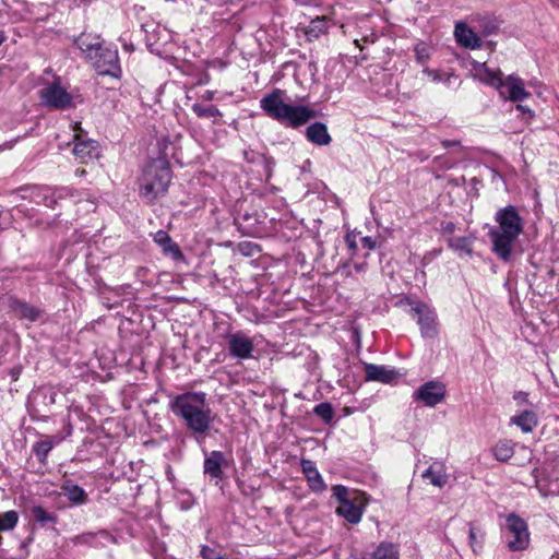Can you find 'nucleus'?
<instances>
[{
  "label": "nucleus",
  "instance_id": "obj_1",
  "mask_svg": "<svg viewBox=\"0 0 559 559\" xmlns=\"http://www.w3.org/2000/svg\"><path fill=\"white\" fill-rule=\"evenodd\" d=\"M169 409L195 440L206 437L214 420L206 393L192 391L178 394L170 400Z\"/></svg>",
  "mask_w": 559,
  "mask_h": 559
},
{
  "label": "nucleus",
  "instance_id": "obj_2",
  "mask_svg": "<svg viewBox=\"0 0 559 559\" xmlns=\"http://www.w3.org/2000/svg\"><path fill=\"white\" fill-rule=\"evenodd\" d=\"M495 221L498 225L488 233L491 250L500 260L509 262L514 243L523 233V219L515 206L508 205L496 212Z\"/></svg>",
  "mask_w": 559,
  "mask_h": 559
},
{
  "label": "nucleus",
  "instance_id": "obj_3",
  "mask_svg": "<svg viewBox=\"0 0 559 559\" xmlns=\"http://www.w3.org/2000/svg\"><path fill=\"white\" fill-rule=\"evenodd\" d=\"M287 99L286 91L274 88L260 99V108L267 117L292 128H299L317 117L316 110L304 105L288 104Z\"/></svg>",
  "mask_w": 559,
  "mask_h": 559
},
{
  "label": "nucleus",
  "instance_id": "obj_4",
  "mask_svg": "<svg viewBox=\"0 0 559 559\" xmlns=\"http://www.w3.org/2000/svg\"><path fill=\"white\" fill-rule=\"evenodd\" d=\"M472 74L479 82L493 87L503 100L521 103L531 96L525 90L524 81L515 74L503 78L502 72L488 68L485 62L473 61Z\"/></svg>",
  "mask_w": 559,
  "mask_h": 559
},
{
  "label": "nucleus",
  "instance_id": "obj_5",
  "mask_svg": "<svg viewBox=\"0 0 559 559\" xmlns=\"http://www.w3.org/2000/svg\"><path fill=\"white\" fill-rule=\"evenodd\" d=\"M171 168L164 158L150 160L140 178V195L146 202L153 203L163 197L171 182Z\"/></svg>",
  "mask_w": 559,
  "mask_h": 559
},
{
  "label": "nucleus",
  "instance_id": "obj_6",
  "mask_svg": "<svg viewBox=\"0 0 559 559\" xmlns=\"http://www.w3.org/2000/svg\"><path fill=\"white\" fill-rule=\"evenodd\" d=\"M332 491L333 497L340 503L335 510L336 514L350 524L359 523L367 506L365 495L357 491L349 492L348 488L343 485L333 486Z\"/></svg>",
  "mask_w": 559,
  "mask_h": 559
},
{
  "label": "nucleus",
  "instance_id": "obj_7",
  "mask_svg": "<svg viewBox=\"0 0 559 559\" xmlns=\"http://www.w3.org/2000/svg\"><path fill=\"white\" fill-rule=\"evenodd\" d=\"M504 537L510 551H524L531 543L528 525L524 519L515 513H510L506 518Z\"/></svg>",
  "mask_w": 559,
  "mask_h": 559
},
{
  "label": "nucleus",
  "instance_id": "obj_8",
  "mask_svg": "<svg viewBox=\"0 0 559 559\" xmlns=\"http://www.w3.org/2000/svg\"><path fill=\"white\" fill-rule=\"evenodd\" d=\"M96 56H90L87 60L92 62L99 75H109L112 78H119L121 74V68L119 64L118 50L115 47L97 48Z\"/></svg>",
  "mask_w": 559,
  "mask_h": 559
},
{
  "label": "nucleus",
  "instance_id": "obj_9",
  "mask_svg": "<svg viewBox=\"0 0 559 559\" xmlns=\"http://www.w3.org/2000/svg\"><path fill=\"white\" fill-rule=\"evenodd\" d=\"M39 98L43 105L50 109L66 110L73 107V97L56 80L39 91Z\"/></svg>",
  "mask_w": 559,
  "mask_h": 559
},
{
  "label": "nucleus",
  "instance_id": "obj_10",
  "mask_svg": "<svg viewBox=\"0 0 559 559\" xmlns=\"http://www.w3.org/2000/svg\"><path fill=\"white\" fill-rule=\"evenodd\" d=\"M74 147L73 153L81 163H88L99 157L97 141L87 139L79 122L74 124Z\"/></svg>",
  "mask_w": 559,
  "mask_h": 559
},
{
  "label": "nucleus",
  "instance_id": "obj_11",
  "mask_svg": "<svg viewBox=\"0 0 559 559\" xmlns=\"http://www.w3.org/2000/svg\"><path fill=\"white\" fill-rule=\"evenodd\" d=\"M445 385L436 380L421 384L414 393L413 400L423 403L425 406L435 407L445 397Z\"/></svg>",
  "mask_w": 559,
  "mask_h": 559
},
{
  "label": "nucleus",
  "instance_id": "obj_12",
  "mask_svg": "<svg viewBox=\"0 0 559 559\" xmlns=\"http://www.w3.org/2000/svg\"><path fill=\"white\" fill-rule=\"evenodd\" d=\"M229 355L237 359H250L254 350L253 341L242 331L228 333L225 335Z\"/></svg>",
  "mask_w": 559,
  "mask_h": 559
},
{
  "label": "nucleus",
  "instance_id": "obj_13",
  "mask_svg": "<svg viewBox=\"0 0 559 559\" xmlns=\"http://www.w3.org/2000/svg\"><path fill=\"white\" fill-rule=\"evenodd\" d=\"M412 311L417 316L423 337L435 338L438 335L436 312L424 302H417Z\"/></svg>",
  "mask_w": 559,
  "mask_h": 559
},
{
  "label": "nucleus",
  "instance_id": "obj_14",
  "mask_svg": "<svg viewBox=\"0 0 559 559\" xmlns=\"http://www.w3.org/2000/svg\"><path fill=\"white\" fill-rule=\"evenodd\" d=\"M228 466L226 455L222 451L214 450L206 454L203 462V473L210 477L211 480H215L216 484L225 478L224 467Z\"/></svg>",
  "mask_w": 559,
  "mask_h": 559
},
{
  "label": "nucleus",
  "instance_id": "obj_15",
  "mask_svg": "<svg viewBox=\"0 0 559 559\" xmlns=\"http://www.w3.org/2000/svg\"><path fill=\"white\" fill-rule=\"evenodd\" d=\"M365 381L380 382L384 384H391L395 382L401 373L391 367L383 365L365 364Z\"/></svg>",
  "mask_w": 559,
  "mask_h": 559
},
{
  "label": "nucleus",
  "instance_id": "obj_16",
  "mask_svg": "<svg viewBox=\"0 0 559 559\" xmlns=\"http://www.w3.org/2000/svg\"><path fill=\"white\" fill-rule=\"evenodd\" d=\"M454 36L457 44L464 48L474 50L483 46V40L475 26L471 27L464 22L455 24Z\"/></svg>",
  "mask_w": 559,
  "mask_h": 559
},
{
  "label": "nucleus",
  "instance_id": "obj_17",
  "mask_svg": "<svg viewBox=\"0 0 559 559\" xmlns=\"http://www.w3.org/2000/svg\"><path fill=\"white\" fill-rule=\"evenodd\" d=\"M8 307L17 319L27 320L29 322L37 321L43 313L41 309L31 305L25 300L19 299L15 296L9 297Z\"/></svg>",
  "mask_w": 559,
  "mask_h": 559
},
{
  "label": "nucleus",
  "instance_id": "obj_18",
  "mask_svg": "<svg viewBox=\"0 0 559 559\" xmlns=\"http://www.w3.org/2000/svg\"><path fill=\"white\" fill-rule=\"evenodd\" d=\"M300 466L308 481L309 488L317 493L323 492L326 489V484L319 473L314 462L308 459H301Z\"/></svg>",
  "mask_w": 559,
  "mask_h": 559
},
{
  "label": "nucleus",
  "instance_id": "obj_19",
  "mask_svg": "<svg viewBox=\"0 0 559 559\" xmlns=\"http://www.w3.org/2000/svg\"><path fill=\"white\" fill-rule=\"evenodd\" d=\"M71 195L70 189L66 187L51 188V187H39L35 190V198L37 202H41L47 207H53L58 200L64 197Z\"/></svg>",
  "mask_w": 559,
  "mask_h": 559
},
{
  "label": "nucleus",
  "instance_id": "obj_20",
  "mask_svg": "<svg viewBox=\"0 0 559 559\" xmlns=\"http://www.w3.org/2000/svg\"><path fill=\"white\" fill-rule=\"evenodd\" d=\"M153 239L162 248L164 254L171 257L176 261L183 259L179 246L170 238L167 231L162 229L156 231Z\"/></svg>",
  "mask_w": 559,
  "mask_h": 559
},
{
  "label": "nucleus",
  "instance_id": "obj_21",
  "mask_svg": "<svg viewBox=\"0 0 559 559\" xmlns=\"http://www.w3.org/2000/svg\"><path fill=\"white\" fill-rule=\"evenodd\" d=\"M475 236H450L447 239L448 246L452 249L459 258H471L473 254V245Z\"/></svg>",
  "mask_w": 559,
  "mask_h": 559
},
{
  "label": "nucleus",
  "instance_id": "obj_22",
  "mask_svg": "<svg viewBox=\"0 0 559 559\" xmlns=\"http://www.w3.org/2000/svg\"><path fill=\"white\" fill-rule=\"evenodd\" d=\"M43 438V440L33 445L32 451L40 463H46L51 449L60 444L64 440V437L58 433L53 436H44Z\"/></svg>",
  "mask_w": 559,
  "mask_h": 559
},
{
  "label": "nucleus",
  "instance_id": "obj_23",
  "mask_svg": "<svg viewBox=\"0 0 559 559\" xmlns=\"http://www.w3.org/2000/svg\"><path fill=\"white\" fill-rule=\"evenodd\" d=\"M421 477L439 488L445 486L449 480L447 468L442 462H433L426 471L423 472Z\"/></svg>",
  "mask_w": 559,
  "mask_h": 559
},
{
  "label": "nucleus",
  "instance_id": "obj_24",
  "mask_svg": "<svg viewBox=\"0 0 559 559\" xmlns=\"http://www.w3.org/2000/svg\"><path fill=\"white\" fill-rule=\"evenodd\" d=\"M306 138L309 142L319 146L329 145L332 141L326 126L322 122H314L310 124L306 129Z\"/></svg>",
  "mask_w": 559,
  "mask_h": 559
},
{
  "label": "nucleus",
  "instance_id": "obj_25",
  "mask_svg": "<svg viewBox=\"0 0 559 559\" xmlns=\"http://www.w3.org/2000/svg\"><path fill=\"white\" fill-rule=\"evenodd\" d=\"M61 491L72 504L82 506L87 502L86 491L72 480H66L61 485Z\"/></svg>",
  "mask_w": 559,
  "mask_h": 559
},
{
  "label": "nucleus",
  "instance_id": "obj_26",
  "mask_svg": "<svg viewBox=\"0 0 559 559\" xmlns=\"http://www.w3.org/2000/svg\"><path fill=\"white\" fill-rule=\"evenodd\" d=\"M510 424L518 426L523 432L528 433L538 424L537 415L533 411H522L510 418Z\"/></svg>",
  "mask_w": 559,
  "mask_h": 559
},
{
  "label": "nucleus",
  "instance_id": "obj_27",
  "mask_svg": "<svg viewBox=\"0 0 559 559\" xmlns=\"http://www.w3.org/2000/svg\"><path fill=\"white\" fill-rule=\"evenodd\" d=\"M75 45L85 55L87 59L90 56H96L97 48H100L104 44L98 37L92 36L91 34H81L75 39Z\"/></svg>",
  "mask_w": 559,
  "mask_h": 559
},
{
  "label": "nucleus",
  "instance_id": "obj_28",
  "mask_svg": "<svg viewBox=\"0 0 559 559\" xmlns=\"http://www.w3.org/2000/svg\"><path fill=\"white\" fill-rule=\"evenodd\" d=\"M475 28L479 35L487 37L497 34L500 29V22L492 16H479L476 20Z\"/></svg>",
  "mask_w": 559,
  "mask_h": 559
},
{
  "label": "nucleus",
  "instance_id": "obj_29",
  "mask_svg": "<svg viewBox=\"0 0 559 559\" xmlns=\"http://www.w3.org/2000/svg\"><path fill=\"white\" fill-rule=\"evenodd\" d=\"M493 456L500 462H507L514 453V443L503 439L497 442L492 449Z\"/></svg>",
  "mask_w": 559,
  "mask_h": 559
},
{
  "label": "nucleus",
  "instance_id": "obj_30",
  "mask_svg": "<svg viewBox=\"0 0 559 559\" xmlns=\"http://www.w3.org/2000/svg\"><path fill=\"white\" fill-rule=\"evenodd\" d=\"M371 559H400L399 547L383 542L372 552Z\"/></svg>",
  "mask_w": 559,
  "mask_h": 559
},
{
  "label": "nucleus",
  "instance_id": "obj_31",
  "mask_svg": "<svg viewBox=\"0 0 559 559\" xmlns=\"http://www.w3.org/2000/svg\"><path fill=\"white\" fill-rule=\"evenodd\" d=\"M326 31V21L325 19H316L311 21L309 26H307L305 34L308 40H314L319 38Z\"/></svg>",
  "mask_w": 559,
  "mask_h": 559
},
{
  "label": "nucleus",
  "instance_id": "obj_32",
  "mask_svg": "<svg viewBox=\"0 0 559 559\" xmlns=\"http://www.w3.org/2000/svg\"><path fill=\"white\" fill-rule=\"evenodd\" d=\"M31 513L34 521L41 526L57 522L56 515L46 511L41 506H34L31 510Z\"/></svg>",
  "mask_w": 559,
  "mask_h": 559
},
{
  "label": "nucleus",
  "instance_id": "obj_33",
  "mask_svg": "<svg viewBox=\"0 0 559 559\" xmlns=\"http://www.w3.org/2000/svg\"><path fill=\"white\" fill-rule=\"evenodd\" d=\"M200 556L202 559H230V556L223 551L222 547L201 545Z\"/></svg>",
  "mask_w": 559,
  "mask_h": 559
},
{
  "label": "nucleus",
  "instance_id": "obj_34",
  "mask_svg": "<svg viewBox=\"0 0 559 559\" xmlns=\"http://www.w3.org/2000/svg\"><path fill=\"white\" fill-rule=\"evenodd\" d=\"M192 111L199 118H213L216 120L222 117V112L216 106H203L199 103L192 105Z\"/></svg>",
  "mask_w": 559,
  "mask_h": 559
},
{
  "label": "nucleus",
  "instance_id": "obj_35",
  "mask_svg": "<svg viewBox=\"0 0 559 559\" xmlns=\"http://www.w3.org/2000/svg\"><path fill=\"white\" fill-rule=\"evenodd\" d=\"M84 543L98 544L96 539H102L105 543H116V538L108 531H99L97 533H86L79 537Z\"/></svg>",
  "mask_w": 559,
  "mask_h": 559
},
{
  "label": "nucleus",
  "instance_id": "obj_36",
  "mask_svg": "<svg viewBox=\"0 0 559 559\" xmlns=\"http://www.w3.org/2000/svg\"><path fill=\"white\" fill-rule=\"evenodd\" d=\"M539 492L547 496H559V480L558 479H543L537 483Z\"/></svg>",
  "mask_w": 559,
  "mask_h": 559
},
{
  "label": "nucleus",
  "instance_id": "obj_37",
  "mask_svg": "<svg viewBox=\"0 0 559 559\" xmlns=\"http://www.w3.org/2000/svg\"><path fill=\"white\" fill-rule=\"evenodd\" d=\"M484 536L485 534L480 528H477L473 524H469L468 540L474 552H477L483 548Z\"/></svg>",
  "mask_w": 559,
  "mask_h": 559
},
{
  "label": "nucleus",
  "instance_id": "obj_38",
  "mask_svg": "<svg viewBox=\"0 0 559 559\" xmlns=\"http://www.w3.org/2000/svg\"><path fill=\"white\" fill-rule=\"evenodd\" d=\"M313 414L329 424L334 417V409L329 402H323L313 407Z\"/></svg>",
  "mask_w": 559,
  "mask_h": 559
},
{
  "label": "nucleus",
  "instance_id": "obj_39",
  "mask_svg": "<svg viewBox=\"0 0 559 559\" xmlns=\"http://www.w3.org/2000/svg\"><path fill=\"white\" fill-rule=\"evenodd\" d=\"M414 52L417 62L420 64H425L430 58V47L424 41L415 45Z\"/></svg>",
  "mask_w": 559,
  "mask_h": 559
},
{
  "label": "nucleus",
  "instance_id": "obj_40",
  "mask_svg": "<svg viewBox=\"0 0 559 559\" xmlns=\"http://www.w3.org/2000/svg\"><path fill=\"white\" fill-rule=\"evenodd\" d=\"M423 73L426 74L428 78H430L431 81H433V82H449L450 81V75H447L438 70L425 68L423 70Z\"/></svg>",
  "mask_w": 559,
  "mask_h": 559
},
{
  "label": "nucleus",
  "instance_id": "obj_41",
  "mask_svg": "<svg viewBox=\"0 0 559 559\" xmlns=\"http://www.w3.org/2000/svg\"><path fill=\"white\" fill-rule=\"evenodd\" d=\"M345 242L350 251V254H356L358 250V245L356 242V235L355 234H347L345 236Z\"/></svg>",
  "mask_w": 559,
  "mask_h": 559
},
{
  "label": "nucleus",
  "instance_id": "obj_42",
  "mask_svg": "<svg viewBox=\"0 0 559 559\" xmlns=\"http://www.w3.org/2000/svg\"><path fill=\"white\" fill-rule=\"evenodd\" d=\"M361 247L367 250H373L377 247V241L372 237L366 236L362 237L361 240Z\"/></svg>",
  "mask_w": 559,
  "mask_h": 559
},
{
  "label": "nucleus",
  "instance_id": "obj_43",
  "mask_svg": "<svg viewBox=\"0 0 559 559\" xmlns=\"http://www.w3.org/2000/svg\"><path fill=\"white\" fill-rule=\"evenodd\" d=\"M528 394L523 391H518L513 395V400L516 401L519 404L527 403L528 402Z\"/></svg>",
  "mask_w": 559,
  "mask_h": 559
},
{
  "label": "nucleus",
  "instance_id": "obj_44",
  "mask_svg": "<svg viewBox=\"0 0 559 559\" xmlns=\"http://www.w3.org/2000/svg\"><path fill=\"white\" fill-rule=\"evenodd\" d=\"M455 230V224L452 222H447L442 224V233L444 235H452Z\"/></svg>",
  "mask_w": 559,
  "mask_h": 559
},
{
  "label": "nucleus",
  "instance_id": "obj_45",
  "mask_svg": "<svg viewBox=\"0 0 559 559\" xmlns=\"http://www.w3.org/2000/svg\"><path fill=\"white\" fill-rule=\"evenodd\" d=\"M441 144L447 150L451 147L461 146V142L459 140H443Z\"/></svg>",
  "mask_w": 559,
  "mask_h": 559
},
{
  "label": "nucleus",
  "instance_id": "obj_46",
  "mask_svg": "<svg viewBox=\"0 0 559 559\" xmlns=\"http://www.w3.org/2000/svg\"><path fill=\"white\" fill-rule=\"evenodd\" d=\"M516 109L522 111L523 114H527L530 118L534 116V112L526 106H523L521 104L516 105Z\"/></svg>",
  "mask_w": 559,
  "mask_h": 559
},
{
  "label": "nucleus",
  "instance_id": "obj_47",
  "mask_svg": "<svg viewBox=\"0 0 559 559\" xmlns=\"http://www.w3.org/2000/svg\"><path fill=\"white\" fill-rule=\"evenodd\" d=\"M214 96H215L214 91H205L201 97L203 100L210 102V100L214 99Z\"/></svg>",
  "mask_w": 559,
  "mask_h": 559
},
{
  "label": "nucleus",
  "instance_id": "obj_48",
  "mask_svg": "<svg viewBox=\"0 0 559 559\" xmlns=\"http://www.w3.org/2000/svg\"><path fill=\"white\" fill-rule=\"evenodd\" d=\"M308 69H309V72L312 76L316 75L317 71H318V68H317V63L314 61H310L308 63Z\"/></svg>",
  "mask_w": 559,
  "mask_h": 559
},
{
  "label": "nucleus",
  "instance_id": "obj_49",
  "mask_svg": "<svg viewBox=\"0 0 559 559\" xmlns=\"http://www.w3.org/2000/svg\"><path fill=\"white\" fill-rule=\"evenodd\" d=\"M72 431H73V427H72L71 423H70V421H68V423L66 424V432H64V435H63L64 439H66L67 437H70V436L72 435ZM60 435L62 436V433H60Z\"/></svg>",
  "mask_w": 559,
  "mask_h": 559
},
{
  "label": "nucleus",
  "instance_id": "obj_50",
  "mask_svg": "<svg viewBox=\"0 0 559 559\" xmlns=\"http://www.w3.org/2000/svg\"><path fill=\"white\" fill-rule=\"evenodd\" d=\"M366 263H355L354 264V269L357 271V272H362L365 271L366 269Z\"/></svg>",
  "mask_w": 559,
  "mask_h": 559
},
{
  "label": "nucleus",
  "instance_id": "obj_51",
  "mask_svg": "<svg viewBox=\"0 0 559 559\" xmlns=\"http://www.w3.org/2000/svg\"><path fill=\"white\" fill-rule=\"evenodd\" d=\"M84 174H85V170H84V169L76 170V175L83 176Z\"/></svg>",
  "mask_w": 559,
  "mask_h": 559
}]
</instances>
